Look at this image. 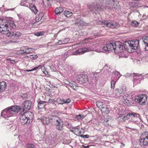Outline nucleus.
I'll return each instance as SVG.
<instances>
[{"mask_svg": "<svg viewBox=\"0 0 148 148\" xmlns=\"http://www.w3.org/2000/svg\"><path fill=\"white\" fill-rule=\"evenodd\" d=\"M16 28V25L12 21L6 19L0 18V32L3 34H7L10 28Z\"/></svg>", "mask_w": 148, "mask_h": 148, "instance_id": "obj_1", "label": "nucleus"}, {"mask_svg": "<svg viewBox=\"0 0 148 148\" xmlns=\"http://www.w3.org/2000/svg\"><path fill=\"white\" fill-rule=\"evenodd\" d=\"M21 108L19 106L16 105L8 107L1 112V116L4 118H6L18 113Z\"/></svg>", "mask_w": 148, "mask_h": 148, "instance_id": "obj_2", "label": "nucleus"}, {"mask_svg": "<svg viewBox=\"0 0 148 148\" xmlns=\"http://www.w3.org/2000/svg\"><path fill=\"white\" fill-rule=\"evenodd\" d=\"M114 52L116 53H119L123 50H126L127 51L126 48L127 46L125 45L123 43L119 41H116L114 42Z\"/></svg>", "mask_w": 148, "mask_h": 148, "instance_id": "obj_3", "label": "nucleus"}, {"mask_svg": "<svg viewBox=\"0 0 148 148\" xmlns=\"http://www.w3.org/2000/svg\"><path fill=\"white\" fill-rule=\"evenodd\" d=\"M27 113L23 112H21L19 114L20 121L23 125H28L30 123V118L27 116Z\"/></svg>", "mask_w": 148, "mask_h": 148, "instance_id": "obj_4", "label": "nucleus"}, {"mask_svg": "<svg viewBox=\"0 0 148 148\" xmlns=\"http://www.w3.org/2000/svg\"><path fill=\"white\" fill-rule=\"evenodd\" d=\"M144 137L140 138L139 140V144L143 147H145L148 145V132H144L142 134V136Z\"/></svg>", "mask_w": 148, "mask_h": 148, "instance_id": "obj_5", "label": "nucleus"}, {"mask_svg": "<svg viewBox=\"0 0 148 148\" xmlns=\"http://www.w3.org/2000/svg\"><path fill=\"white\" fill-rule=\"evenodd\" d=\"M121 99H122L123 103L127 106H130L131 103H133V98L131 95H122V97Z\"/></svg>", "mask_w": 148, "mask_h": 148, "instance_id": "obj_6", "label": "nucleus"}, {"mask_svg": "<svg viewBox=\"0 0 148 148\" xmlns=\"http://www.w3.org/2000/svg\"><path fill=\"white\" fill-rule=\"evenodd\" d=\"M129 117H130L132 119H134L135 121H138L141 120L140 114L134 112L128 113L126 116H124L122 118V119L123 121H124L127 118H129Z\"/></svg>", "mask_w": 148, "mask_h": 148, "instance_id": "obj_7", "label": "nucleus"}, {"mask_svg": "<svg viewBox=\"0 0 148 148\" xmlns=\"http://www.w3.org/2000/svg\"><path fill=\"white\" fill-rule=\"evenodd\" d=\"M88 7L91 12L95 13L99 12L102 10L100 5L97 3H93L91 5H88Z\"/></svg>", "mask_w": 148, "mask_h": 148, "instance_id": "obj_8", "label": "nucleus"}, {"mask_svg": "<svg viewBox=\"0 0 148 148\" xmlns=\"http://www.w3.org/2000/svg\"><path fill=\"white\" fill-rule=\"evenodd\" d=\"M148 96L146 94H141L135 97L134 99L136 102L144 104L146 101Z\"/></svg>", "mask_w": 148, "mask_h": 148, "instance_id": "obj_9", "label": "nucleus"}, {"mask_svg": "<svg viewBox=\"0 0 148 148\" xmlns=\"http://www.w3.org/2000/svg\"><path fill=\"white\" fill-rule=\"evenodd\" d=\"M12 28H10V30H9V32L7 34H5L7 36L13 39H18L21 35V33L20 32H13Z\"/></svg>", "mask_w": 148, "mask_h": 148, "instance_id": "obj_10", "label": "nucleus"}, {"mask_svg": "<svg viewBox=\"0 0 148 148\" xmlns=\"http://www.w3.org/2000/svg\"><path fill=\"white\" fill-rule=\"evenodd\" d=\"M31 105L32 103L30 101L26 100L22 103L21 106H20L21 108L20 110L22 108L23 112H25L30 109L31 107Z\"/></svg>", "mask_w": 148, "mask_h": 148, "instance_id": "obj_11", "label": "nucleus"}, {"mask_svg": "<svg viewBox=\"0 0 148 148\" xmlns=\"http://www.w3.org/2000/svg\"><path fill=\"white\" fill-rule=\"evenodd\" d=\"M139 43L138 40L128 41L129 48L133 50L137 49L139 47Z\"/></svg>", "mask_w": 148, "mask_h": 148, "instance_id": "obj_12", "label": "nucleus"}, {"mask_svg": "<svg viewBox=\"0 0 148 148\" xmlns=\"http://www.w3.org/2000/svg\"><path fill=\"white\" fill-rule=\"evenodd\" d=\"M92 49L91 48L84 47L76 50L73 53V55H81L84 53L89 51H92Z\"/></svg>", "mask_w": 148, "mask_h": 148, "instance_id": "obj_13", "label": "nucleus"}, {"mask_svg": "<svg viewBox=\"0 0 148 148\" xmlns=\"http://www.w3.org/2000/svg\"><path fill=\"white\" fill-rule=\"evenodd\" d=\"M104 24L108 27L111 28H116L118 27V23L115 21H105L103 22Z\"/></svg>", "mask_w": 148, "mask_h": 148, "instance_id": "obj_14", "label": "nucleus"}, {"mask_svg": "<svg viewBox=\"0 0 148 148\" xmlns=\"http://www.w3.org/2000/svg\"><path fill=\"white\" fill-rule=\"evenodd\" d=\"M54 125L56 126V128L57 130L59 131H61L63 127V121L59 118V119L57 121Z\"/></svg>", "mask_w": 148, "mask_h": 148, "instance_id": "obj_15", "label": "nucleus"}, {"mask_svg": "<svg viewBox=\"0 0 148 148\" xmlns=\"http://www.w3.org/2000/svg\"><path fill=\"white\" fill-rule=\"evenodd\" d=\"M125 90V88L124 86H122V87L117 88L116 90V96L118 97H119L120 98H121L122 97V95H120V94H122Z\"/></svg>", "mask_w": 148, "mask_h": 148, "instance_id": "obj_16", "label": "nucleus"}, {"mask_svg": "<svg viewBox=\"0 0 148 148\" xmlns=\"http://www.w3.org/2000/svg\"><path fill=\"white\" fill-rule=\"evenodd\" d=\"M114 43H110L106 45V53H108L110 51L114 50Z\"/></svg>", "mask_w": 148, "mask_h": 148, "instance_id": "obj_17", "label": "nucleus"}, {"mask_svg": "<svg viewBox=\"0 0 148 148\" xmlns=\"http://www.w3.org/2000/svg\"><path fill=\"white\" fill-rule=\"evenodd\" d=\"M142 74L139 75L138 74H136L134 76V84L135 85L140 83L141 81V78H140L139 77L141 76Z\"/></svg>", "mask_w": 148, "mask_h": 148, "instance_id": "obj_18", "label": "nucleus"}, {"mask_svg": "<svg viewBox=\"0 0 148 148\" xmlns=\"http://www.w3.org/2000/svg\"><path fill=\"white\" fill-rule=\"evenodd\" d=\"M42 16H40V15H37L35 18V20L36 21V22H34L33 24L32 27L33 28L36 27H38V25L40 24V23H38V22L40 21L42 18Z\"/></svg>", "mask_w": 148, "mask_h": 148, "instance_id": "obj_19", "label": "nucleus"}, {"mask_svg": "<svg viewBox=\"0 0 148 148\" xmlns=\"http://www.w3.org/2000/svg\"><path fill=\"white\" fill-rule=\"evenodd\" d=\"M37 101L38 103V107L39 109L43 108L47 103L46 101H42L40 99H38Z\"/></svg>", "mask_w": 148, "mask_h": 148, "instance_id": "obj_20", "label": "nucleus"}, {"mask_svg": "<svg viewBox=\"0 0 148 148\" xmlns=\"http://www.w3.org/2000/svg\"><path fill=\"white\" fill-rule=\"evenodd\" d=\"M106 45L103 44L99 47V48L96 49L95 51L97 52H105L106 53Z\"/></svg>", "mask_w": 148, "mask_h": 148, "instance_id": "obj_21", "label": "nucleus"}, {"mask_svg": "<svg viewBox=\"0 0 148 148\" xmlns=\"http://www.w3.org/2000/svg\"><path fill=\"white\" fill-rule=\"evenodd\" d=\"M59 117L57 116H50V123L52 124L55 125L57 121L59 119Z\"/></svg>", "mask_w": 148, "mask_h": 148, "instance_id": "obj_22", "label": "nucleus"}, {"mask_svg": "<svg viewBox=\"0 0 148 148\" xmlns=\"http://www.w3.org/2000/svg\"><path fill=\"white\" fill-rule=\"evenodd\" d=\"M58 101H59L60 102L59 103V104H63L64 103H70L71 100L69 98H68L66 99H57Z\"/></svg>", "mask_w": 148, "mask_h": 148, "instance_id": "obj_23", "label": "nucleus"}, {"mask_svg": "<svg viewBox=\"0 0 148 148\" xmlns=\"http://www.w3.org/2000/svg\"><path fill=\"white\" fill-rule=\"evenodd\" d=\"M7 85L4 81L0 82V92H3L6 89Z\"/></svg>", "mask_w": 148, "mask_h": 148, "instance_id": "obj_24", "label": "nucleus"}, {"mask_svg": "<svg viewBox=\"0 0 148 148\" xmlns=\"http://www.w3.org/2000/svg\"><path fill=\"white\" fill-rule=\"evenodd\" d=\"M85 77V75L82 74L78 75L77 77V79L80 84L85 82V80L83 78Z\"/></svg>", "mask_w": 148, "mask_h": 148, "instance_id": "obj_25", "label": "nucleus"}, {"mask_svg": "<svg viewBox=\"0 0 148 148\" xmlns=\"http://www.w3.org/2000/svg\"><path fill=\"white\" fill-rule=\"evenodd\" d=\"M73 131H74V133L77 135L80 136L81 135V134L82 132L80 128H78L77 127H75L74 128Z\"/></svg>", "mask_w": 148, "mask_h": 148, "instance_id": "obj_26", "label": "nucleus"}, {"mask_svg": "<svg viewBox=\"0 0 148 148\" xmlns=\"http://www.w3.org/2000/svg\"><path fill=\"white\" fill-rule=\"evenodd\" d=\"M28 47H23L21 48V50L22 51V54H27L30 53V51L28 49Z\"/></svg>", "mask_w": 148, "mask_h": 148, "instance_id": "obj_27", "label": "nucleus"}, {"mask_svg": "<svg viewBox=\"0 0 148 148\" xmlns=\"http://www.w3.org/2000/svg\"><path fill=\"white\" fill-rule=\"evenodd\" d=\"M97 106L99 109H101L103 107L106 106V104L105 103H103L100 101H97L96 103Z\"/></svg>", "mask_w": 148, "mask_h": 148, "instance_id": "obj_28", "label": "nucleus"}, {"mask_svg": "<svg viewBox=\"0 0 148 148\" xmlns=\"http://www.w3.org/2000/svg\"><path fill=\"white\" fill-rule=\"evenodd\" d=\"M42 122L44 124L48 125L50 122V117L49 118L44 117L42 120Z\"/></svg>", "mask_w": 148, "mask_h": 148, "instance_id": "obj_29", "label": "nucleus"}, {"mask_svg": "<svg viewBox=\"0 0 148 148\" xmlns=\"http://www.w3.org/2000/svg\"><path fill=\"white\" fill-rule=\"evenodd\" d=\"M35 0H22L20 3L21 5L23 6H27V3H28L29 1H33Z\"/></svg>", "mask_w": 148, "mask_h": 148, "instance_id": "obj_30", "label": "nucleus"}, {"mask_svg": "<svg viewBox=\"0 0 148 148\" xmlns=\"http://www.w3.org/2000/svg\"><path fill=\"white\" fill-rule=\"evenodd\" d=\"M44 67V66H41V65H40L37 67H35L33 69H32L26 70L25 71L26 72H30V71H34L38 69H42V68Z\"/></svg>", "mask_w": 148, "mask_h": 148, "instance_id": "obj_31", "label": "nucleus"}, {"mask_svg": "<svg viewBox=\"0 0 148 148\" xmlns=\"http://www.w3.org/2000/svg\"><path fill=\"white\" fill-rule=\"evenodd\" d=\"M112 73L115 75L116 80H118L121 75L119 72L116 71L113 72Z\"/></svg>", "mask_w": 148, "mask_h": 148, "instance_id": "obj_32", "label": "nucleus"}, {"mask_svg": "<svg viewBox=\"0 0 148 148\" xmlns=\"http://www.w3.org/2000/svg\"><path fill=\"white\" fill-rule=\"evenodd\" d=\"M110 66L108 64H106L103 68L104 71H106V73H107V71L108 73L110 72Z\"/></svg>", "mask_w": 148, "mask_h": 148, "instance_id": "obj_33", "label": "nucleus"}, {"mask_svg": "<svg viewBox=\"0 0 148 148\" xmlns=\"http://www.w3.org/2000/svg\"><path fill=\"white\" fill-rule=\"evenodd\" d=\"M64 14L66 17H69L72 15V13L69 11L65 10L64 12Z\"/></svg>", "mask_w": 148, "mask_h": 148, "instance_id": "obj_34", "label": "nucleus"}, {"mask_svg": "<svg viewBox=\"0 0 148 148\" xmlns=\"http://www.w3.org/2000/svg\"><path fill=\"white\" fill-rule=\"evenodd\" d=\"M101 109V111L103 113L107 114L109 112V110L108 108L106 107V106L105 107H103Z\"/></svg>", "mask_w": 148, "mask_h": 148, "instance_id": "obj_35", "label": "nucleus"}, {"mask_svg": "<svg viewBox=\"0 0 148 148\" xmlns=\"http://www.w3.org/2000/svg\"><path fill=\"white\" fill-rule=\"evenodd\" d=\"M112 2L113 4L112 6L113 8H116L118 7V3L116 0H112Z\"/></svg>", "mask_w": 148, "mask_h": 148, "instance_id": "obj_36", "label": "nucleus"}, {"mask_svg": "<svg viewBox=\"0 0 148 148\" xmlns=\"http://www.w3.org/2000/svg\"><path fill=\"white\" fill-rule=\"evenodd\" d=\"M139 24V23L136 21H132L131 22V25L135 27H138Z\"/></svg>", "mask_w": 148, "mask_h": 148, "instance_id": "obj_37", "label": "nucleus"}, {"mask_svg": "<svg viewBox=\"0 0 148 148\" xmlns=\"http://www.w3.org/2000/svg\"><path fill=\"white\" fill-rule=\"evenodd\" d=\"M45 34V32H44L42 31L35 33L34 34L37 36H39L43 35Z\"/></svg>", "mask_w": 148, "mask_h": 148, "instance_id": "obj_38", "label": "nucleus"}, {"mask_svg": "<svg viewBox=\"0 0 148 148\" xmlns=\"http://www.w3.org/2000/svg\"><path fill=\"white\" fill-rule=\"evenodd\" d=\"M31 9L32 11L34 12L35 14H36L38 12V10L36 8L35 5H33L31 8Z\"/></svg>", "mask_w": 148, "mask_h": 148, "instance_id": "obj_39", "label": "nucleus"}, {"mask_svg": "<svg viewBox=\"0 0 148 148\" xmlns=\"http://www.w3.org/2000/svg\"><path fill=\"white\" fill-rule=\"evenodd\" d=\"M119 54V57H124V58H127V56L125 55L124 53V51L123 50L122 51H121V52L120 53H118Z\"/></svg>", "mask_w": 148, "mask_h": 148, "instance_id": "obj_40", "label": "nucleus"}, {"mask_svg": "<svg viewBox=\"0 0 148 148\" xmlns=\"http://www.w3.org/2000/svg\"><path fill=\"white\" fill-rule=\"evenodd\" d=\"M115 84L116 82L113 79H112L111 82V89H114V88Z\"/></svg>", "mask_w": 148, "mask_h": 148, "instance_id": "obj_41", "label": "nucleus"}, {"mask_svg": "<svg viewBox=\"0 0 148 148\" xmlns=\"http://www.w3.org/2000/svg\"><path fill=\"white\" fill-rule=\"evenodd\" d=\"M85 117L84 115L79 114L76 116V118L78 120H81L84 119Z\"/></svg>", "mask_w": 148, "mask_h": 148, "instance_id": "obj_42", "label": "nucleus"}, {"mask_svg": "<svg viewBox=\"0 0 148 148\" xmlns=\"http://www.w3.org/2000/svg\"><path fill=\"white\" fill-rule=\"evenodd\" d=\"M57 101V100L56 101H54V99H49L48 101V102L54 104L56 105V103L57 104V103L58 102Z\"/></svg>", "mask_w": 148, "mask_h": 148, "instance_id": "obj_43", "label": "nucleus"}, {"mask_svg": "<svg viewBox=\"0 0 148 148\" xmlns=\"http://www.w3.org/2000/svg\"><path fill=\"white\" fill-rule=\"evenodd\" d=\"M71 140L69 139H64L63 140V143L64 144H69L71 142Z\"/></svg>", "mask_w": 148, "mask_h": 148, "instance_id": "obj_44", "label": "nucleus"}, {"mask_svg": "<svg viewBox=\"0 0 148 148\" xmlns=\"http://www.w3.org/2000/svg\"><path fill=\"white\" fill-rule=\"evenodd\" d=\"M62 43L64 44H66L69 41V38H65L64 40H62Z\"/></svg>", "mask_w": 148, "mask_h": 148, "instance_id": "obj_45", "label": "nucleus"}, {"mask_svg": "<svg viewBox=\"0 0 148 148\" xmlns=\"http://www.w3.org/2000/svg\"><path fill=\"white\" fill-rule=\"evenodd\" d=\"M34 145L32 144H28L27 145L26 148H34Z\"/></svg>", "mask_w": 148, "mask_h": 148, "instance_id": "obj_46", "label": "nucleus"}, {"mask_svg": "<svg viewBox=\"0 0 148 148\" xmlns=\"http://www.w3.org/2000/svg\"><path fill=\"white\" fill-rule=\"evenodd\" d=\"M69 85L71 87L73 88V89L74 90H76L75 88H74L75 86V88L76 87V86H75V84H73V83L69 82Z\"/></svg>", "mask_w": 148, "mask_h": 148, "instance_id": "obj_47", "label": "nucleus"}, {"mask_svg": "<svg viewBox=\"0 0 148 148\" xmlns=\"http://www.w3.org/2000/svg\"><path fill=\"white\" fill-rule=\"evenodd\" d=\"M30 58H32L33 59H36L38 57L37 55H33L30 56Z\"/></svg>", "mask_w": 148, "mask_h": 148, "instance_id": "obj_48", "label": "nucleus"}, {"mask_svg": "<svg viewBox=\"0 0 148 148\" xmlns=\"http://www.w3.org/2000/svg\"><path fill=\"white\" fill-rule=\"evenodd\" d=\"M55 12L56 14H61L60 11H59V10L58 9V8H56L55 11Z\"/></svg>", "mask_w": 148, "mask_h": 148, "instance_id": "obj_49", "label": "nucleus"}, {"mask_svg": "<svg viewBox=\"0 0 148 148\" xmlns=\"http://www.w3.org/2000/svg\"><path fill=\"white\" fill-rule=\"evenodd\" d=\"M80 136L83 138H88L89 137V135L87 134L84 135H81Z\"/></svg>", "mask_w": 148, "mask_h": 148, "instance_id": "obj_50", "label": "nucleus"}, {"mask_svg": "<svg viewBox=\"0 0 148 148\" xmlns=\"http://www.w3.org/2000/svg\"><path fill=\"white\" fill-rule=\"evenodd\" d=\"M148 36L147 37L146 36H144L142 38V40L143 41V42H144L145 41V40H147H147L148 39Z\"/></svg>", "mask_w": 148, "mask_h": 148, "instance_id": "obj_51", "label": "nucleus"}, {"mask_svg": "<svg viewBox=\"0 0 148 148\" xmlns=\"http://www.w3.org/2000/svg\"><path fill=\"white\" fill-rule=\"evenodd\" d=\"M58 9L59 10V11H60V13H61L63 11V9L61 7H60L58 8Z\"/></svg>", "mask_w": 148, "mask_h": 148, "instance_id": "obj_52", "label": "nucleus"}, {"mask_svg": "<svg viewBox=\"0 0 148 148\" xmlns=\"http://www.w3.org/2000/svg\"><path fill=\"white\" fill-rule=\"evenodd\" d=\"M83 78L84 79V80H85V82L88 81V79L86 76L85 75V77H84Z\"/></svg>", "mask_w": 148, "mask_h": 148, "instance_id": "obj_53", "label": "nucleus"}, {"mask_svg": "<svg viewBox=\"0 0 148 148\" xmlns=\"http://www.w3.org/2000/svg\"><path fill=\"white\" fill-rule=\"evenodd\" d=\"M148 40H147V41H144V44L145 45V47H147L148 46Z\"/></svg>", "mask_w": 148, "mask_h": 148, "instance_id": "obj_54", "label": "nucleus"}, {"mask_svg": "<svg viewBox=\"0 0 148 148\" xmlns=\"http://www.w3.org/2000/svg\"><path fill=\"white\" fill-rule=\"evenodd\" d=\"M82 146L83 147V148H89L90 146L89 145H88L86 146H84L83 145H82Z\"/></svg>", "mask_w": 148, "mask_h": 148, "instance_id": "obj_55", "label": "nucleus"}, {"mask_svg": "<svg viewBox=\"0 0 148 148\" xmlns=\"http://www.w3.org/2000/svg\"><path fill=\"white\" fill-rule=\"evenodd\" d=\"M28 50H29V51H30V53L32 51H33V50L34 49L33 48H29L28 47Z\"/></svg>", "mask_w": 148, "mask_h": 148, "instance_id": "obj_56", "label": "nucleus"}, {"mask_svg": "<svg viewBox=\"0 0 148 148\" xmlns=\"http://www.w3.org/2000/svg\"><path fill=\"white\" fill-rule=\"evenodd\" d=\"M62 42V40H60L58 42V45H61V44H63Z\"/></svg>", "mask_w": 148, "mask_h": 148, "instance_id": "obj_57", "label": "nucleus"}, {"mask_svg": "<svg viewBox=\"0 0 148 148\" xmlns=\"http://www.w3.org/2000/svg\"><path fill=\"white\" fill-rule=\"evenodd\" d=\"M145 51H148V46L145 47Z\"/></svg>", "mask_w": 148, "mask_h": 148, "instance_id": "obj_58", "label": "nucleus"}, {"mask_svg": "<svg viewBox=\"0 0 148 148\" xmlns=\"http://www.w3.org/2000/svg\"><path fill=\"white\" fill-rule=\"evenodd\" d=\"M98 74V73H96L94 75L95 76V77H97V75Z\"/></svg>", "mask_w": 148, "mask_h": 148, "instance_id": "obj_59", "label": "nucleus"}, {"mask_svg": "<svg viewBox=\"0 0 148 148\" xmlns=\"http://www.w3.org/2000/svg\"><path fill=\"white\" fill-rule=\"evenodd\" d=\"M104 121H105V122H108V119H105V120H104Z\"/></svg>", "mask_w": 148, "mask_h": 148, "instance_id": "obj_60", "label": "nucleus"}, {"mask_svg": "<svg viewBox=\"0 0 148 148\" xmlns=\"http://www.w3.org/2000/svg\"><path fill=\"white\" fill-rule=\"evenodd\" d=\"M121 118V117H120V116H119L118 117V118Z\"/></svg>", "mask_w": 148, "mask_h": 148, "instance_id": "obj_61", "label": "nucleus"}, {"mask_svg": "<svg viewBox=\"0 0 148 148\" xmlns=\"http://www.w3.org/2000/svg\"><path fill=\"white\" fill-rule=\"evenodd\" d=\"M47 1H49V0H46Z\"/></svg>", "mask_w": 148, "mask_h": 148, "instance_id": "obj_62", "label": "nucleus"}, {"mask_svg": "<svg viewBox=\"0 0 148 148\" xmlns=\"http://www.w3.org/2000/svg\"><path fill=\"white\" fill-rule=\"evenodd\" d=\"M53 87H55V86H53Z\"/></svg>", "mask_w": 148, "mask_h": 148, "instance_id": "obj_63", "label": "nucleus"}, {"mask_svg": "<svg viewBox=\"0 0 148 148\" xmlns=\"http://www.w3.org/2000/svg\"><path fill=\"white\" fill-rule=\"evenodd\" d=\"M68 125H69V124L67 123Z\"/></svg>", "mask_w": 148, "mask_h": 148, "instance_id": "obj_64", "label": "nucleus"}]
</instances>
